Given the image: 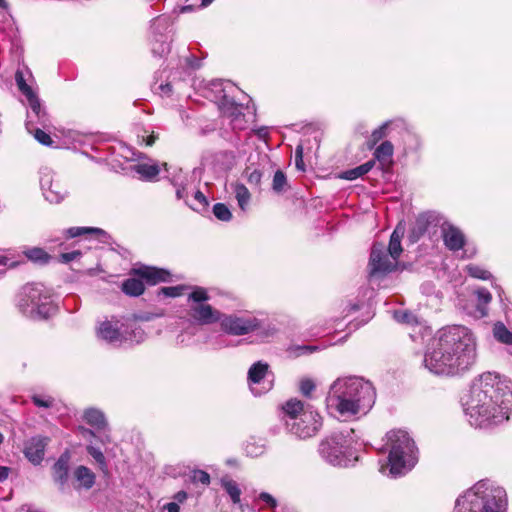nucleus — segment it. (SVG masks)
<instances>
[{"label":"nucleus","instance_id":"1","mask_svg":"<svg viewBox=\"0 0 512 512\" xmlns=\"http://www.w3.org/2000/svg\"><path fill=\"white\" fill-rule=\"evenodd\" d=\"M462 406L471 426L488 428L509 419L512 411V389L507 380L495 373H484L475 379Z\"/></svg>","mask_w":512,"mask_h":512},{"label":"nucleus","instance_id":"2","mask_svg":"<svg viewBox=\"0 0 512 512\" xmlns=\"http://www.w3.org/2000/svg\"><path fill=\"white\" fill-rule=\"evenodd\" d=\"M476 338L466 326L441 328L424 355V366L436 375L455 376L476 362Z\"/></svg>","mask_w":512,"mask_h":512},{"label":"nucleus","instance_id":"3","mask_svg":"<svg viewBox=\"0 0 512 512\" xmlns=\"http://www.w3.org/2000/svg\"><path fill=\"white\" fill-rule=\"evenodd\" d=\"M376 392L371 382L362 377L337 378L326 397L327 408L344 417L365 415L373 407Z\"/></svg>","mask_w":512,"mask_h":512},{"label":"nucleus","instance_id":"4","mask_svg":"<svg viewBox=\"0 0 512 512\" xmlns=\"http://www.w3.org/2000/svg\"><path fill=\"white\" fill-rule=\"evenodd\" d=\"M506 508L505 489L492 480L483 479L458 496L454 512H506Z\"/></svg>","mask_w":512,"mask_h":512},{"label":"nucleus","instance_id":"5","mask_svg":"<svg viewBox=\"0 0 512 512\" xmlns=\"http://www.w3.org/2000/svg\"><path fill=\"white\" fill-rule=\"evenodd\" d=\"M385 449L389 452L388 462L381 465L380 472L397 477L406 474L417 463V449L406 431L392 430L387 433Z\"/></svg>","mask_w":512,"mask_h":512},{"label":"nucleus","instance_id":"6","mask_svg":"<svg viewBox=\"0 0 512 512\" xmlns=\"http://www.w3.org/2000/svg\"><path fill=\"white\" fill-rule=\"evenodd\" d=\"M284 422L287 430L300 439L315 436L322 426L319 413L300 400L291 399L283 406Z\"/></svg>","mask_w":512,"mask_h":512},{"label":"nucleus","instance_id":"7","mask_svg":"<svg viewBox=\"0 0 512 512\" xmlns=\"http://www.w3.org/2000/svg\"><path fill=\"white\" fill-rule=\"evenodd\" d=\"M16 307L26 318L42 320L56 310L50 291L42 284H27L16 295Z\"/></svg>","mask_w":512,"mask_h":512},{"label":"nucleus","instance_id":"8","mask_svg":"<svg viewBox=\"0 0 512 512\" xmlns=\"http://www.w3.org/2000/svg\"><path fill=\"white\" fill-rule=\"evenodd\" d=\"M353 430L333 432L318 447L321 458L332 466L346 467L357 460L353 451Z\"/></svg>","mask_w":512,"mask_h":512},{"label":"nucleus","instance_id":"9","mask_svg":"<svg viewBox=\"0 0 512 512\" xmlns=\"http://www.w3.org/2000/svg\"><path fill=\"white\" fill-rule=\"evenodd\" d=\"M172 22L168 15H160L151 21V51L156 57H163L170 52V28Z\"/></svg>","mask_w":512,"mask_h":512},{"label":"nucleus","instance_id":"10","mask_svg":"<svg viewBox=\"0 0 512 512\" xmlns=\"http://www.w3.org/2000/svg\"><path fill=\"white\" fill-rule=\"evenodd\" d=\"M221 330L234 336L246 335L262 328V321L255 317L223 314L219 321Z\"/></svg>","mask_w":512,"mask_h":512},{"label":"nucleus","instance_id":"11","mask_svg":"<svg viewBox=\"0 0 512 512\" xmlns=\"http://www.w3.org/2000/svg\"><path fill=\"white\" fill-rule=\"evenodd\" d=\"M40 186L43 196L50 203H60L68 194L61 177L49 169L41 172Z\"/></svg>","mask_w":512,"mask_h":512},{"label":"nucleus","instance_id":"12","mask_svg":"<svg viewBox=\"0 0 512 512\" xmlns=\"http://www.w3.org/2000/svg\"><path fill=\"white\" fill-rule=\"evenodd\" d=\"M398 264V260L387 253L386 248L381 243H375L372 246L369 267L372 277L381 276L392 272Z\"/></svg>","mask_w":512,"mask_h":512},{"label":"nucleus","instance_id":"13","mask_svg":"<svg viewBox=\"0 0 512 512\" xmlns=\"http://www.w3.org/2000/svg\"><path fill=\"white\" fill-rule=\"evenodd\" d=\"M269 374V365L262 361L254 363L248 370V381L250 383L251 391L255 395H261L272 387V382L267 381L266 377Z\"/></svg>","mask_w":512,"mask_h":512},{"label":"nucleus","instance_id":"14","mask_svg":"<svg viewBox=\"0 0 512 512\" xmlns=\"http://www.w3.org/2000/svg\"><path fill=\"white\" fill-rule=\"evenodd\" d=\"M444 218L435 212H425L420 214L415 221L412 229V235L418 239L425 233L435 232V228L442 226Z\"/></svg>","mask_w":512,"mask_h":512},{"label":"nucleus","instance_id":"15","mask_svg":"<svg viewBox=\"0 0 512 512\" xmlns=\"http://www.w3.org/2000/svg\"><path fill=\"white\" fill-rule=\"evenodd\" d=\"M440 229L444 245L448 250L456 252L463 249L466 237L458 227L444 220Z\"/></svg>","mask_w":512,"mask_h":512},{"label":"nucleus","instance_id":"16","mask_svg":"<svg viewBox=\"0 0 512 512\" xmlns=\"http://www.w3.org/2000/svg\"><path fill=\"white\" fill-rule=\"evenodd\" d=\"M50 439L44 436H34L28 439L24 444L23 453L25 457L33 465H39L45 455V448L48 445Z\"/></svg>","mask_w":512,"mask_h":512},{"label":"nucleus","instance_id":"17","mask_svg":"<svg viewBox=\"0 0 512 512\" xmlns=\"http://www.w3.org/2000/svg\"><path fill=\"white\" fill-rule=\"evenodd\" d=\"M25 97L30 109L27 114L26 128L28 131H32V125L38 123L44 126L48 118L44 108L42 107L40 99L34 92L26 95Z\"/></svg>","mask_w":512,"mask_h":512},{"label":"nucleus","instance_id":"18","mask_svg":"<svg viewBox=\"0 0 512 512\" xmlns=\"http://www.w3.org/2000/svg\"><path fill=\"white\" fill-rule=\"evenodd\" d=\"M190 315L199 324L207 325L219 322L222 313L214 309L211 305L206 303L192 304L190 306Z\"/></svg>","mask_w":512,"mask_h":512},{"label":"nucleus","instance_id":"19","mask_svg":"<svg viewBox=\"0 0 512 512\" xmlns=\"http://www.w3.org/2000/svg\"><path fill=\"white\" fill-rule=\"evenodd\" d=\"M97 333L101 339L111 345L119 346L124 343V333L120 330L118 322H102Z\"/></svg>","mask_w":512,"mask_h":512},{"label":"nucleus","instance_id":"20","mask_svg":"<svg viewBox=\"0 0 512 512\" xmlns=\"http://www.w3.org/2000/svg\"><path fill=\"white\" fill-rule=\"evenodd\" d=\"M476 297L475 308L471 313L474 318H485L489 314V304L492 301V295L486 288H478L475 290Z\"/></svg>","mask_w":512,"mask_h":512},{"label":"nucleus","instance_id":"21","mask_svg":"<svg viewBox=\"0 0 512 512\" xmlns=\"http://www.w3.org/2000/svg\"><path fill=\"white\" fill-rule=\"evenodd\" d=\"M141 279H145L148 284H157L159 282H167L170 279V273L164 269L143 266L133 270Z\"/></svg>","mask_w":512,"mask_h":512},{"label":"nucleus","instance_id":"22","mask_svg":"<svg viewBox=\"0 0 512 512\" xmlns=\"http://www.w3.org/2000/svg\"><path fill=\"white\" fill-rule=\"evenodd\" d=\"M69 461L70 454L68 452H64L60 455L52 468L54 481L61 489L64 488L68 481Z\"/></svg>","mask_w":512,"mask_h":512},{"label":"nucleus","instance_id":"23","mask_svg":"<svg viewBox=\"0 0 512 512\" xmlns=\"http://www.w3.org/2000/svg\"><path fill=\"white\" fill-rule=\"evenodd\" d=\"M394 148L391 142H382L374 152V158L380 163L383 169L388 168L392 164Z\"/></svg>","mask_w":512,"mask_h":512},{"label":"nucleus","instance_id":"24","mask_svg":"<svg viewBox=\"0 0 512 512\" xmlns=\"http://www.w3.org/2000/svg\"><path fill=\"white\" fill-rule=\"evenodd\" d=\"M124 343L128 342L131 344H138L144 341L146 334L143 328H141L136 322L129 324L123 330Z\"/></svg>","mask_w":512,"mask_h":512},{"label":"nucleus","instance_id":"25","mask_svg":"<svg viewBox=\"0 0 512 512\" xmlns=\"http://www.w3.org/2000/svg\"><path fill=\"white\" fill-rule=\"evenodd\" d=\"M74 477L85 489H90L95 483V474L86 466H78L74 471Z\"/></svg>","mask_w":512,"mask_h":512},{"label":"nucleus","instance_id":"26","mask_svg":"<svg viewBox=\"0 0 512 512\" xmlns=\"http://www.w3.org/2000/svg\"><path fill=\"white\" fill-rule=\"evenodd\" d=\"M404 230L397 227L391 237L388 249L386 250L387 253H389L393 258L399 259L401 253H402V246H401V238L403 236Z\"/></svg>","mask_w":512,"mask_h":512},{"label":"nucleus","instance_id":"27","mask_svg":"<svg viewBox=\"0 0 512 512\" xmlns=\"http://www.w3.org/2000/svg\"><path fill=\"white\" fill-rule=\"evenodd\" d=\"M188 499V493L184 490L178 491L172 496V500L162 505L160 512H181L180 505Z\"/></svg>","mask_w":512,"mask_h":512},{"label":"nucleus","instance_id":"28","mask_svg":"<svg viewBox=\"0 0 512 512\" xmlns=\"http://www.w3.org/2000/svg\"><path fill=\"white\" fill-rule=\"evenodd\" d=\"M68 238H75L84 234H89L102 239L107 236V233L100 229L94 227H71L66 230Z\"/></svg>","mask_w":512,"mask_h":512},{"label":"nucleus","instance_id":"29","mask_svg":"<svg viewBox=\"0 0 512 512\" xmlns=\"http://www.w3.org/2000/svg\"><path fill=\"white\" fill-rule=\"evenodd\" d=\"M374 164V160L367 161L358 167L344 171L340 177L345 180H355L367 174L373 168Z\"/></svg>","mask_w":512,"mask_h":512},{"label":"nucleus","instance_id":"30","mask_svg":"<svg viewBox=\"0 0 512 512\" xmlns=\"http://www.w3.org/2000/svg\"><path fill=\"white\" fill-rule=\"evenodd\" d=\"M84 419L88 424L97 429H101L106 426V419L104 414L95 408L87 409L84 412Z\"/></svg>","mask_w":512,"mask_h":512},{"label":"nucleus","instance_id":"31","mask_svg":"<svg viewBox=\"0 0 512 512\" xmlns=\"http://www.w3.org/2000/svg\"><path fill=\"white\" fill-rule=\"evenodd\" d=\"M122 291L129 296H139L144 292V284L141 279L129 278L122 284Z\"/></svg>","mask_w":512,"mask_h":512},{"label":"nucleus","instance_id":"32","mask_svg":"<svg viewBox=\"0 0 512 512\" xmlns=\"http://www.w3.org/2000/svg\"><path fill=\"white\" fill-rule=\"evenodd\" d=\"M24 255L34 263L45 264L51 259V256L42 248L32 247L24 250Z\"/></svg>","mask_w":512,"mask_h":512},{"label":"nucleus","instance_id":"33","mask_svg":"<svg viewBox=\"0 0 512 512\" xmlns=\"http://www.w3.org/2000/svg\"><path fill=\"white\" fill-rule=\"evenodd\" d=\"M234 193L238 206L242 211H246L250 202L251 194L244 184H236L234 186Z\"/></svg>","mask_w":512,"mask_h":512},{"label":"nucleus","instance_id":"34","mask_svg":"<svg viewBox=\"0 0 512 512\" xmlns=\"http://www.w3.org/2000/svg\"><path fill=\"white\" fill-rule=\"evenodd\" d=\"M221 485L227 494L230 496L232 502L237 504L240 502L241 490L238 484L230 478H222Z\"/></svg>","mask_w":512,"mask_h":512},{"label":"nucleus","instance_id":"35","mask_svg":"<svg viewBox=\"0 0 512 512\" xmlns=\"http://www.w3.org/2000/svg\"><path fill=\"white\" fill-rule=\"evenodd\" d=\"M134 170L145 180H153L159 174V167L155 164H137Z\"/></svg>","mask_w":512,"mask_h":512},{"label":"nucleus","instance_id":"36","mask_svg":"<svg viewBox=\"0 0 512 512\" xmlns=\"http://www.w3.org/2000/svg\"><path fill=\"white\" fill-rule=\"evenodd\" d=\"M494 338L504 344H512V332L502 322H496L493 326Z\"/></svg>","mask_w":512,"mask_h":512},{"label":"nucleus","instance_id":"37","mask_svg":"<svg viewBox=\"0 0 512 512\" xmlns=\"http://www.w3.org/2000/svg\"><path fill=\"white\" fill-rule=\"evenodd\" d=\"M266 444L263 440H256L252 438L245 445V452L250 457H259L264 454Z\"/></svg>","mask_w":512,"mask_h":512},{"label":"nucleus","instance_id":"38","mask_svg":"<svg viewBox=\"0 0 512 512\" xmlns=\"http://www.w3.org/2000/svg\"><path fill=\"white\" fill-rule=\"evenodd\" d=\"M289 185L285 173L282 170H277L274 173L272 180V189L276 193H283L287 191Z\"/></svg>","mask_w":512,"mask_h":512},{"label":"nucleus","instance_id":"39","mask_svg":"<svg viewBox=\"0 0 512 512\" xmlns=\"http://www.w3.org/2000/svg\"><path fill=\"white\" fill-rule=\"evenodd\" d=\"M208 200L206 196L199 190L193 194V199L188 202V206L195 211H202L208 207Z\"/></svg>","mask_w":512,"mask_h":512},{"label":"nucleus","instance_id":"40","mask_svg":"<svg viewBox=\"0 0 512 512\" xmlns=\"http://www.w3.org/2000/svg\"><path fill=\"white\" fill-rule=\"evenodd\" d=\"M466 271L473 278L481 280H488L492 278L491 273L479 265L469 264L466 266Z\"/></svg>","mask_w":512,"mask_h":512},{"label":"nucleus","instance_id":"41","mask_svg":"<svg viewBox=\"0 0 512 512\" xmlns=\"http://www.w3.org/2000/svg\"><path fill=\"white\" fill-rule=\"evenodd\" d=\"M317 350L318 347L314 345H291L287 349V352L292 357H299L301 355L311 354Z\"/></svg>","mask_w":512,"mask_h":512},{"label":"nucleus","instance_id":"42","mask_svg":"<svg viewBox=\"0 0 512 512\" xmlns=\"http://www.w3.org/2000/svg\"><path fill=\"white\" fill-rule=\"evenodd\" d=\"M33 404L39 408H51L54 405L55 399L46 394L35 393L31 396Z\"/></svg>","mask_w":512,"mask_h":512},{"label":"nucleus","instance_id":"43","mask_svg":"<svg viewBox=\"0 0 512 512\" xmlns=\"http://www.w3.org/2000/svg\"><path fill=\"white\" fill-rule=\"evenodd\" d=\"M213 214L220 221H230L232 218V213L227 205L223 203H216L213 206Z\"/></svg>","mask_w":512,"mask_h":512},{"label":"nucleus","instance_id":"44","mask_svg":"<svg viewBox=\"0 0 512 512\" xmlns=\"http://www.w3.org/2000/svg\"><path fill=\"white\" fill-rule=\"evenodd\" d=\"M189 480L194 484L200 483L208 486L210 484V475L203 470L195 469L191 471Z\"/></svg>","mask_w":512,"mask_h":512},{"label":"nucleus","instance_id":"45","mask_svg":"<svg viewBox=\"0 0 512 512\" xmlns=\"http://www.w3.org/2000/svg\"><path fill=\"white\" fill-rule=\"evenodd\" d=\"M189 300H191L193 304L205 303L209 300L208 292L202 287H196L189 294Z\"/></svg>","mask_w":512,"mask_h":512},{"label":"nucleus","instance_id":"46","mask_svg":"<svg viewBox=\"0 0 512 512\" xmlns=\"http://www.w3.org/2000/svg\"><path fill=\"white\" fill-rule=\"evenodd\" d=\"M223 98H224L223 107H222L223 113L231 121L232 118L237 115V113H242L241 109L237 104H235L233 102L229 103L225 96H223Z\"/></svg>","mask_w":512,"mask_h":512},{"label":"nucleus","instance_id":"47","mask_svg":"<svg viewBox=\"0 0 512 512\" xmlns=\"http://www.w3.org/2000/svg\"><path fill=\"white\" fill-rule=\"evenodd\" d=\"M31 130L32 131H29V132L34 134L35 139L39 143L46 145V146H50L53 143L50 135L47 134L46 132H44L43 130L36 128L35 124L31 126Z\"/></svg>","mask_w":512,"mask_h":512},{"label":"nucleus","instance_id":"48","mask_svg":"<svg viewBox=\"0 0 512 512\" xmlns=\"http://www.w3.org/2000/svg\"><path fill=\"white\" fill-rule=\"evenodd\" d=\"M88 454L99 464L101 469L106 467L105 456L99 448H96L92 445L87 446Z\"/></svg>","mask_w":512,"mask_h":512},{"label":"nucleus","instance_id":"49","mask_svg":"<svg viewBox=\"0 0 512 512\" xmlns=\"http://www.w3.org/2000/svg\"><path fill=\"white\" fill-rule=\"evenodd\" d=\"M388 125L389 124L386 122L372 132L370 140H369V148H372L377 142H379L386 135V129H387Z\"/></svg>","mask_w":512,"mask_h":512},{"label":"nucleus","instance_id":"50","mask_svg":"<svg viewBox=\"0 0 512 512\" xmlns=\"http://www.w3.org/2000/svg\"><path fill=\"white\" fill-rule=\"evenodd\" d=\"M394 319L399 323L414 324L416 323V317L408 311H395Z\"/></svg>","mask_w":512,"mask_h":512},{"label":"nucleus","instance_id":"51","mask_svg":"<svg viewBox=\"0 0 512 512\" xmlns=\"http://www.w3.org/2000/svg\"><path fill=\"white\" fill-rule=\"evenodd\" d=\"M15 80L18 89L21 91V93L26 96L33 92L32 88L26 83L24 79V75L21 71H17L15 74Z\"/></svg>","mask_w":512,"mask_h":512},{"label":"nucleus","instance_id":"52","mask_svg":"<svg viewBox=\"0 0 512 512\" xmlns=\"http://www.w3.org/2000/svg\"><path fill=\"white\" fill-rule=\"evenodd\" d=\"M246 174L247 180L251 185L258 186L261 183L262 173L260 170L254 169L250 171L249 169H247Z\"/></svg>","mask_w":512,"mask_h":512},{"label":"nucleus","instance_id":"53","mask_svg":"<svg viewBox=\"0 0 512 512\" xmlns=\"http://www.w3.org/2000/svg\"><path fill=\"white\" fill-rule=\"evenodd\" d=\"M230 125L233 130H243L246 125V120L243 113H237L235 117L230 121Z\"/></svg>","mask_w":512,"mask_h":512},{"label":"nucleus","instance_id":"54","mask_svg":"<svg viewBox=\"0 0 512 512\" xmlns=\"http://www.w3.org/2000/svg\"><path fill=\"white\" fill-rule=\"evenodd\" d=\"M314 389H315V384L311 379L306 378V379L301 380L300 390L303 395L309 396Z\"/></svg>","mask_w":512,"mask_h":512},{"label":"nucleus","instance_id":"55","mask_svg":"<svg viewBox=\"0 0 512 512\" xmlns=\"http://www.w3.org/2000/svg\"><path fill=\"white\" fill-rule=\"evenodd\" d=\"M174 187L176 188V197L177 199H183L185 200L186 204L188 205L189 199H188V193L186 191V187L183 185V183L173 182Z\"/></svg>","mask_w":512,"mask_h":512},{"label":"nucleus","instance_id":"56","mask_svg":"<svg viewBox=\"0 0 512 512\" xmlns=\"http://www.w3.org/2000/svg\"><path fill=\"white\" fill-rule=\"evenodd\" d=\"M183 287L182 286H176V287H163L161 289L162 293L165 295V296H168V297H177V296H180L182 295V291H183Z\"/></svg>","mask_w":512,"mask_h":512},{"label":"nucleus","instance_id":"57","mask_svg":"<svg viewBox=\"0 0 512 512\" xmlns=\"http://www.w3.org/2000/svg\"><path fill=\"white\" fill-rule=\"evenodd\" d=\"M295 165L297 169L305 170L303 163V147L301 145L297 146L295 150Z\"/></svg>","mask_w":512,"mask_h":512},{"label":"nucleus","instance_id":"58","mask_svg":"<svg viewBox=\"0 0 512 512\" xmlns=\"http://www.w3.org/2000/svg\"><path fill=\"white\" fill-rule=\"evenodd\" d=\"M259 499L265 502L269 507L275 508L277 506L276 499L267 492H262L259 494Z\"/></svg>","mask_w":512,"mask_h":512},{"label":"nucleus","instance_id":"59","mask_svg":"<svg viewBox=\"0 0 512 512\" xmlns=\"http://www.w3.org/2000/svg\"><path fill=\"white\" fill-rule=\"evenodd\" d=\"M79 256H80V252L79 251L63 253V254H61V262L69 263L70 261L76 259Z\"/></svg>","mask_w":512,"mask_h":512},{"label":"nucleus","instance_id":"60","mask_svg":"<svg viewBox=\"0 0 512 512\" xmlns=\"http://www.w3.org/2000/svg\"><path fill=\"white\" fill-rule=\"evenodd\" d=\"M258 331H260V334H265V336H271L275 333V328L270 327V325H267V327L262 322V328H260Z\"/></svg>","mask_w":512,"mask_h":512},{"label":"nucleus","instance_id":"61","mask_svg":"<svg viewBox=\"0 0 512 512\" xmlns=\"http://www.w3.org/2000/svg\"><path fill=\"white\" fill-rule=\"evenodd\" d=\"M10 469L5 466H0V482L5 481L9 476Z\"/></svg>","mask_w":512,"mask_h":512},{"label":"nucleus","instance_id":"62","mask_svg":"<svg viewBox=\"0 0 512 512\" xmlns=\"http://www.w3.org/2000/svg\"><path fill=\"white\" fill-rule=\"evenodd\" d=\"M159 89L161 90L162 93L169 94L172 90V87L169 83H166V84H161L159 86Z\"/></svg>","mask_w":512,"mask_h":512},{"label":"nucleus","instance_id":"63","mask_svg":"<svg viewBox=\"0 0 512 512\" xmlns=\"http://www.w3.org/2000/svg\"><path fill=\"white\" fill-rule=\"evenodd\" d=\"M256 133H257V135H258L260 138H264V137H266V136H267L268 131H267V128L262 127V128H259V129L257 130V132H256Z\"/></svg>","mask_w":512,"mask_h":512},{"label":"nucleus","instance_id":"64","mask_svg":"<svg viewBox=\"0 0 512 512\" xmlns=\"http://www.w3.org/2000/svg\"><path fill=\"white\" fill-rule=\"evenodd\" d=\"M19 512H41L39 510H36V509H32L31 507L29 506H22L19 510Z\"/></svg>","mask_w":512,"mask_h":512}]
</instances>
